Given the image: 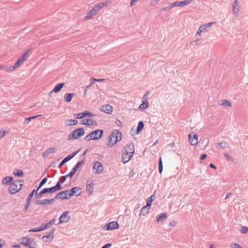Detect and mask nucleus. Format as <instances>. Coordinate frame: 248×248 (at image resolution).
Here are the masks:
<instances>
[{
    "mask_svg": "<svg viewBox=\"0 0 248 248\" xmlns=\"http://www.w3.org/2000/svg\"><path fill=\"white\" fill-rule=\"evenodd\" d=\"M122 139V133L119 130H114L109 137L108 146L112 147Z\"/></svg>",
    "mask_w": 248,
    "mask_h": 248,
    "instance_id": "f257e3e1",
    "label": "nucleus"
},
{
    "mask_svg": "<svg viewBox=\"0 0 248 248\" xmlns=\"http://www.w3.org/2000/svg\"><path fill=\"white\" fill-rule=\"evenodd\" d=\"M24 181L21 180H13L9 187V192L11 194H14L21 190Z\"/></svg>",
    "mask_w": 248,
    "mask_h": 248,
    "instance_id": "f03ea898",
    "label": "nucleus"
},
{
    "mask_svg": "<svg viewBox=\"0 0 248 248\" xmlns=\"http://www.w3.org/2000/svg\"><path fill=\"white\" fill-rule=\"evenodd\" d=\"M104 131L102 129H97L87 135L85 139L86 141L91 140H98L101 139L103 136Z\"/></svg>",
    "mask_w": 248,
    "mask_h": 248,
    "instance_id": "7ed1b4c3",
    "label": "nucleus"
},
{
    "mask_svg": "<svg viewBox=\"0 0 248 248\" xmlns=\"http://www.w3.org/2000/svg\"><path fill=\"white\" fill-rule=\"evenodd\" d=\"M85 134V130L83 128H77L72 132L68 136V140H76L81 137Z\"/></svg>",
    "mask_w": 248,
    "mask_h": 248,
    "instance_id": "20e7f679",
    "label": "nucleus"
},
{
    "mask_svg": "<svg viewBox=\"0 0 248 248\" xmlns=\"http://www.w3.org/2000/svg\"><path fill=\"white\" fill-rule=\"evenodd\" d=\"M93 172L95 174H100L104 170L102 164L98 161H95L93 162Z\"/></svg>",
    "mask_w": 248,
    "mask_h": 248,
    "instance_id": "39448f33",
    "label": "nucleus"
},
{
    "mask_svg": "<svg viewBox=\"0 0 248 248\" xmlns=\"http://www.w3.org/2000/svg\"><path fill=\"white\" fill-rule=\"evenodd\" d=\"M96 116L95 114L93 113L92 112L86 110L82 113H75L73 115V117L75 119H82L85 116L88 117H94Z\"/></svg>",
    "mask_w": 248,
    "mask_h": 248,
    "instance_id": "423d86ee",
    "label": "nucleus"
},
{
    "mask_svg": "<svg viewBox=\"0 0 248 248\" xmlns=\"http://www.w3.org/2000/svg\"><path fill=\"white\" fill-rule=\"evenodd\" d=\"M82 193V190L81 188L78 186H75L72 187L70 190H69V192L68 194V198L72 196H78Z\"/></svg>",
    "mask_w": 248,
    "mask_h": 248,
    "instance_id": "0eeeda50",
    "label": "nucleus"
},
{
    "mask_svg": "<svg viewBox=\"0 0 248 248\" xmlns=\"http://www.w3.org/2000/svg\"><path fill=\"white\" fill-rule=\"evenodd\" d=\"M55 232V229H51L48 234L44 235L42 237V240L44 242H51L54 238Z\"/></svg>",
    "mask_w": 248,
    "mask_h": 248,
    "instance_id": "6e6552de",
    "label": "nucleus"
},
{
    "mask_svg": "<svg viewBox=\"0 0 248 248\" xmlns=\"http://www.w3.org/2000/svg\"><path fill=\"white\" fill-rule=\"evenodd\" d=\"M119 224L117 221H112L105 225L104 230L107 231L116 230L119 228Z\"/></svg>",
    "mask_w": 248,
    "mask_h": 248,
    "instance_id": "1a4fd4ad",
    "label": "nucleus"
},
{
    "mask_svg": "<svg viewBox=\"0 0 248 248\" xmlns=\"http://www.w3.org/2000/svg\"><path fill=\"white\" fill-rule=\"evenodd\" d=\"M123 152L129 154H132L133 155L135 153V146L133 143H130L126 145L123 151Z\"/></svg>",
    "mask_w": 248,
    "mask_h": 248,
    "instance_id": "9d476101",
    "label": "nucleus"
},
{
    "mask_svg": "<svg viewBox=\"0 0 248 248\" xmlns=\"http://www.w3.org/2000/svg\"><path fill=\"white\" fill-rule=\"evenodd\" d=\"M65 191H61L58 193V194L53 198L51 199H48V205L51 204L53 203L57 199H61V200H64V199H68V197H62L61 195L65 193Z\"/></svg>",
    "mask_w": 248,
    "mask_h": 248,
    "instance_id": "9b49d317",
    "label": "nucleus"
},
{
    "mask_svg": "<svg viewBox=\"0 0 248 248\" xmlns=\"http://www.w3.org/2000/svg\"><path fill=\"white\" fill-rule=\"evenodd\" d=\"M78 152V151H75L70 154L69 155H67L66 157H65L64 159L62 160V161L60 162L59 168H60L61 166L63 165L65 163H66L67 162L71 160L72 158H73Z\"/></svg>",
    "mask_w": 248,
    "mask_h": 248,
    "instance_id": "f8f14e48",
    "label": "nucleus"
},
{
    "mask_svg": "<svg viewBox=\"0 0 248 248\" xmlns=\"http://www.w3.org/2000/svg\"><path fill=\"white\" fill-rule=\"evenodd\" d=\"M69 214V212L65 211L62 213V215L59 217V224H62V223H67L69 221L70 217H68L67 215Z\"/></svg>",
    "mask_w": 248,
    "mask_h": 248,
    "instance_id": "ddd939ff",
    "label": "nucleus"
},
{
    "mask_svg": "<svg viewBox=\"0 0 248 248\" xmlns=\"http://www.w3.org/2000/svg\"><path fill=\"white\" fill-rule=\"evenodd\" d=\"M82 164L83 160L80 162H78L75 166V167L72 169L71 171L68 174H67V176L70 178H72L77 171V170L79 169V168L82 165Z\"/></svg>",
    "mask_w": 248,
    "mask_h": 248,
    "instance_id": "4468645a",
    "label": "nucleus"
},
{
    "mask_svg": "<svg viewBox=\"0 0 248 248\" xmlns=\"http://www.w3.org/2000/svg\"><path fill=\"white\" fill-rule=\"evenodd\" d=\"M19 241L20 244L29 248H31V241L30 238L23 237L19 240Z\"/></svg>",
    "mask_w": 248,
    "mask_h": 248,
    "instance_id": "2eb2a0df",
    "label": "nucleus"
},
{
    "mask_svg": "<svg viewBox=\"0 0 248 248\" xmlns=\"http://www.w3.org/2000/svg\"><path fill=\"white\" fill-rule=\"evenodd\" d=\"M189 141L192 145H196L198 143V136L197 135L191 132L189 134Z\"/></svg>",
    "mask_w": 248,
    "mask_h": 248,
    "instance_id": "dca6fc26",
    "label": "nucleus"
},
{
    "mask_svg": "<svg viewBox=\"0 0 248 248\" xmlns=\"http://www.w3.org/2000/svg\"><path fill=\"white\" fill-rule=\"evenodd\" d=\"M80 124L86 125H97V123L96 121L91 119H84L80 122Z\"/></svg>",
    "mask_w": 248,
    "mask_h": 248,
    "instance_id": "f3484780",
    "label": "nucleus"
},
{
    "mask_svg": "<svg viewBox=\"0 0 248 248\" xmlns=\"http://www.w3.org/2000/svg\"><path fill=\"white\" fill-rule=\"evenodd\" d=\"M113 108L110 105H105L101 107L100 110L108 114H111L112 112Z\"/></svg>",
    "mask_w": 248,
    "mask_h": 248,
    "instance_id": "a211bd4d",
    "label": "nucleus"
},
{
    "mask_svg": "<svg viewBox=\"0 0 248 248\" xmlns=\"http://www.w3.org/2000/svg\"><path fill=\"white\" fill-rule=\"evenodd\" d=\"M93 180H88L86 186V191L88 192L89 195H91L93 192Z\"/></svg>",
    "mask_w": 248,
    "mask_h": 248,
    "instance_id": "6ab92c4d",
    "label": "nucleus"
},
{
    "mask_svg": "<svg viewBox=\"0 0 248 248\" xmlns=\"http://www.w3.org/2000/svg\"><path fill=\"white\" fill-rule=\"evenodd\" d=\"M132 154H129L126 153L122 152V161L124 163H126L130 161L132 157Z\"/></svg>",
    "mask_w": 248,
    "mask_h": 248,
    "instance_id": "aec40b11",
    "label": "nucleus"
},
{
    "mask_svg": "<svg viewBox=\"0 0 248 248\" xmlns=\"http://www.w3.org/2000/svg\"><path fill=\"white\" fill-rule=\"evenodd\" d=\"M193 0H185L183 1H176L173 2L174 6H184L191 3Z\"/></svg>",
    "mask_w": 248,
    "mask_h": 248,
    "instance_id": "412c9836",
    "label": "nucleus"
},
{
    "mask_svg": "<svg viewBox=\"0 0 248 248\" xmlns=\"http://www.w3.org/2000/svg\"><path fill=\"white\" fill-rule=\"evenodd\" d=\"M14 178L12 176H6L2 179V183L5 185H9L13 182Z\"/></svg>",
    "mask_w": 248,
    "mask_h": 248,
    "instance_id": "4be33fe9",
    "label": "nucleus"
},
{
    "mask_svg": "<svg viewBox=\"0 0 248 248\" xmlns=\"http://www.w3.org/2000/svg\"><path fill=\"white\" fill-rule=\"evenodd\" d=\"M215 24V22H209L207 24L201 25V29H202L203 31H208L212 25Z\"/></svg>",
    "mask_w": 248,
    "mask_h": 248,
    "instance_id": "5701e85b",
    "label": "nucleus"
},
{
    "mask_svg": "<svg viewBox=\"0 0 248 248\" xmlns=\"http://www.w3.org/2000/svg\"><path fill=\"white\" fill-rule=\"evenodd\" d=\"M36 205H48V199L37 200L34 201Z\"/></svg>",
    "mask_w": 248,
    "mask_h": 248,
    "instance_id": "b1692460",
    "label": "nucleus"
},
{
    "mask_svg": "<svg viewBox=\"0 0 248 248\" xmlns=\"http://www.w3.org/2000/svg\"><path fill=\"white\" fill-rule=\"evenodd\" d=\"M150 206H147V204L144 206L141 209L140 211V214L143 216H145L147 215L149 211V208Z\"/></svg>",
    "mask_w": 248,
    "mask_h": 248,
    "instance_id": "393cba45",
    "label": "nucleus"
},
{
    "mask_svg": "<svg viewBox=\"0 0 248 248\" xmlns=\"http://www.w3.org/2000/svg\"><path fill=\"white\" fill-rule=\"evenodd\" d=\"M64 85V83H61L57 84L53 88L52 92H54L55 93L59 92L62 88Z\"/></svg>",
    "mask_w": 248,
    "mask_h": 248,
    "instance_id": "a878e982",
    "label": "nucleus"
},
{
    "mask_svg": "<svg viewBox=\"0 0 248 248\" xmlns=\"http://www.w3.org/2000/svg\"><path fill=\"white\" fill-rule=\"evenodd\" d=\"M56 149L55 148H49L46 150L43 154V156H47L48 155L55 152Z\"/></svg>",
    "mask_w": 248,
    "mask_h": 248,
    "instance_id": "bb28decb",
    "label": "nucleus"
},
{
    "mask_svg": "<svg viewBox=\"0 0 248 248\" xmlns=\"http://www.w3.org/2000/svg\"><path fill=\"white\" fill-rule=\"evenodd\" d=\"M144 127V124L142 121L139 122L138 125L136 129V134H139L141 131L143 129Z\"/></svg>",
    "mask_w": 248,
    "mask_h": 248,
    "instance_id": "cd10ccee",
    "label": "nucleus"
},
{
    "mask_svg": "<svg viewBox=\"0 0 248 248\" xmlns=\"http://www.w3.org/2000/svg\"><path fill=\"white\" fill-rule=\"evenodd\" d=\"M75 95L74 93H66L64 95V99L66 102H70L72 100V97Z\"/></svg>",
    "mask_w": 248,
    "mask_h": 248,
    "instance_id": "c85d7f7f",
    "label": "nucleus"
},
{
    "mask_svg": "<svg viewBox=\"0 0 248 248\" xmlns=\"http://www.w3.org/2000/svg\"><path fill=\"white\" fill-rule=\"evenodd\" d=\"M238 1L235 0L232 3V12L234 14L237 13L239 10V6L237 7Z\"/></svg>",
    "mask_w": 248,
    "mask_h": 248,
    "instance_id": "c756f323",
    "label": "nucleus"
},
{
    "mask_svg": "<svg viewBox=\"0 0 248 248\" xmlns=\"http://www.w3.org/2000/svg\"><path fill=\"white\" fill-rule=\"evenodd\" d=\"M149 107V103L147 101L145 100L142 101V103L140 105L139 108L140 110H142L148 108Z\"/></svg>",
    "mask_w": 248,
    "mask_h": 248,
    "instance_id": "7c9ffc66",
    "label": "nucleus"
},
{
    "mask_svg": "<svg viewBox=\"0 0 248 248\" xmlns=\"http://www.w3.org/2000/svg\"><path fill=\"white\" fill-rule=\"evenodd\" d=\"M47 228L45 225V224H43L41 225V226L37 229L36 228H33L32 229V232H41L42 231H44Z\"/></svg>",
    "mask_w": 248,
    "mask_h": 248,
    "instance_id": "2f4dec72",
    "label": "nucleus"
},
{
    "mask_svg": "<svg viewBox=\"0 0 248 248\" xmlns=\"http://www.w3.org/2000/svg\"><path fill=\"white\" fill-rule=\"evenodd\" d=\"M39 190H38V188L36 189V191L35 192V197L36 198V199H40L41 198L43 195L45 193V192H44V188L41 190L39 192H38Z\"/></svg>",
    "mask_w": 248,
    "mask_h": 248,
    "instance_id": "473e14b6",
    "label": "nucleus"
},
{
    "mask_svg": "<svg viewBox=\"0 0 248 248\" xmlns=\"http://www.w3.org/2000/svg\"><path fill=\"white\" fill-rule=\"evenodd\" d=\"M14 174L17 177H22L24 175V173L20 169H16L14 171Z\"/></svg>",
    "mask_w": 248,
    "mask_h": 248,
    "instance_id": "72a5a7b5",
    "label": "nucleus"
},
{
    "mask_svg": "<svg viewBox=\"0 0 248 248\" xmlns=\"http://www.w3.org/2000/svg\"><path fill=\"white\" fill-rule=\"evenodd\" d=\"M174 6V5H173V3H170L168 6L161 9L160 12L161 13H164L166 11H169Z\"/></svg>",
    "mask_w": 248,
    "mask_h": 248,
    "instance_id": "f704fd0d",
    "label": "nucleus"
},
{
    "mask_svg": "<svg viewBox=\"0 0 248 248\" xmlns=\"http://www.w3.org/2000/svg\"><path fill=\"white\" fill-rule=\"evenodd\" d=\"M155 199V194H153L150 197L147 198V201H146V202H147V204H147V206H151V205L152 204L153 201Z\"/></svg>",
    "mask_w": 248,
    "mask_h": 248,
    "instance_id": "c9c22d12",
    "label": "nucleus"
},
{
    "mask_svg": "<svg viewBox=\"0 0 248 248\" xmlns=\"http://www.w3.org/2000/svg\"><path fill=\"white\" fill-rule=\"evenodd\" d=\"M31 193H30L28 196V197H27V202H26V205L25 206V207H24V209L27 211L29 208V206L30 205V202H31Z\"/></svg>",
    "mask_w": 248,
    "mask_h": 248,
    "instance_id": "e433bc0d",
    "label": "nucleus"
},
{
    "mask_svg": "<svg viewBox=\"0 0 248 248\" xmlns=\"http://www.w3.org/2000/svg\"><path fill=\"white\" fill-rule=\"evenodd\" d=\"M166 216H167V215L165 213H161V214H159L158 215V218L157 219V222H159L160 221H163L164 219L166 218Z\"/></svg>",
    "mask_w": 248,
    "mask_h": 248,
    "instance_id": "4c0bfd02",
    "label": "nucleus"
},
{
    "mask_svg": "<svg viewBox=\"0 0 248 248\" xmlns=\"http://www.w3.org/2000/svg\"><path fill=\"white\" fill-rule=\"evenodd\" d=\"M30 50V48L27 51L25 52L18 59H20L22 62H23L26 60L27 55H28L29 51Z\"/></svg>",
    "mask_w": 248,
    "mask_h": 248,
    "instance_id": "58836bf2",
    "label": "nucleus"
},
{
    "mask_svg": "<svg viewBox=\"0 0 248 248\" xmlns=\"http://www.w3.org/2000/svg\"><path fill=\"white\" fill-rule=\"evenodd\" d=\"M30 50V48L27 51L25 52L18 59H20L22 62H23L26 60L27 55H28L29 51Z\"/></svg>",
    "mask_w": 248,
    "mask_h": 248,
    "instance_id": "ea45409f",
    "label": "nucleus"
},
{
    "mask_svg": "<svg viewBox=\"0 0 248 248\" xmlns=\"http://www.w3.org/2000/svg\"><path fill=\"white\" fill-rule=\"evenodd\" d=\"M96 15V13H95V12L93 10V9H92L88 13V14L87 15V16H85L84 18L86 19V20H87V19H90L91 17L93 16H95Z\"/></svg>",
    "mask_w": 248,
    "mask_h": 248,
    "instance_id": "a19ab883",
    "label": "nucleus"
},
{
    "mask_svg": "<svg viewBox=\"0 0 248 248\" xmlns=\"http://www.w3.org/2000/svg\"><path fill=\"white\" fill-rule=\"evenodd\" d=\"M47 178L46 177L44 178L39 184L38 190H39V189L45 185V184L47 182Z\"/></svg>",
    "mask_w": 248,
    "mask_h": 248,
    "instance_id": "79ce46f5",
    "label": "nucleus"
},
{
    "mask_svg": "<svg viewBox=\"0 0 248 248\" xmlns=\"http://www.w3.org/2000/svg\"><path fill=\"white\" fill-rule=\"evenodd\" d=\"M55 219L53 218L48 222L45 223V225L47 229L50 228L52 225H53L55 222Z\"/></svg>",
    "mask_w": 248,
    "mask_h": 248,
    "instance_id": "37998d69",
    "label": "nucleus"
},
{
    "mask_svg": "<svg viewBox=\"0 0 248 248\" xmlns=\"http://www.w3.org/2000/svg\"><path fill=\"white\" fill-rule=\"evenodd\" d=\"M158 170L160 173H161L163 171V163L161 158L160 157L158 162Z\"/></svg>",
    "mask_w": 248,
    "mask_h": 248,
    "instance_id": "c03bdc74",
    "label": "nucleus"
},
{
    "mask_svg": "<svg viewBox=\"0 0 248 248\" xmlns=\"http://www.w3.org/2000/svg\"><path fill=\"white\" fill-rule=\"evenodd\" d=\"M22 63H23L22 62L20 59H18V60L17 61V62L12 66V69H16Z\"/></svg>",
    "mask_w": 248,
    "mask_h": 248,
    "instance_id": "a18cd8bd",
    "label": "nucleus"
},
{
    "mask_svg": "<svg viewBox=\"0 0 248 248\" xmlns=\"http://www.w3.org/2000/svg\"><path fill=\"white\" fill-rule=\"evenodd\" d=\"M217 145H219L222 149H225L227 148L228 143L225 141H223L221 142H218Z\"/></svg>",
    "mask_w": 248,
    "mask_h": 248,
    "instance_id": "49530a36",
    "label": "nucleus"
},
{
    "mask_svg": "<svg viewBox=\"0 0 248 248\" xmlns=\"http://www.w3.org/2000/svg\"><path fill=\"white\" fill-rule=\"evenodd\" d=\"M69 177L67 176V174H66L65 176H62L60 177L59 181L61 182L62 184H63L67 178Z\"/></svg>",
    "mask_w": 248,
    "mask_h": 248,
    "instance_id": "de8ad7c7",
    "label": "nucleus"
},
{
    "mask_svg": "<svg viewBox=\"0 0 248 248\" xmlns=\"http://www.w3.org/2000/svg\"><path fill=\"white\" fill-rule=\"evenodd\" d=\"M78 122L75 119H71L69 120V125H75L78 124Z\"/></svg>",
    "mask_w": 248,
    "mask_h": 248,
    "instance_id": "09e8293b",
    "label": "nucleus"
},
{
    "mask_svg": "<svg viewBox=\"0 0 248 248\" xmlns=\"http://www.w3.org/2000/svg\"><path fill=\"white\" fill-rule=\"evenodd\" d=\"M221 105L224 106H228V107L231 106V103L229 101H227V100H223V102L221 104Z\"/></svg>",
    "mask_w": 248,
    "mask_h": 248,
    "instance_id": "8fccbe9b",
    "label": "nucleus"
},
{
    "mask_svg": "<svg viewBox=\"0 0 248 248\" xmlns=\"http://www.w3.org/2000/svg\"><path fill=\"white\" fill-rule=\"evenodd\" d=\"M240 232L242 233H247L248 232V228L245 226H243Z\"/></svg>",
    "mask_w": 248,
    "mask_h": 248,
    "instance_id": "3c124183",
    "label": "nucleus"
},
{
    "mask_svg": "<svg viewBox=\"0 0 248 248\" xmlns=\"http://www.w3.org/2000/svg\"><path fill=\"white\" fill-rule=\"evenodd\" d=\"M62 184L58 181L55 186L58 189V190H60L62 189V187L61 186Z\"/></svg>",
    "mask_w": 248,
    "mask_h": 248,
    "instance_id": "603ef678",
    "label": "nucleus"
},
{
    "mask_svg": "<svg viewBox=\"0 0 248 248\" xmlns=\"http://www.w3.org/2000/svg\"><path fill=\"white\" fill-rule=\"evenodd\" d=\"M1 135L0 136V140L3 138L7 134L9 133L8 131H0Z\"/></svg>",
    "mask_w": 248,
    "mask_h": 248,
    "instance_id": "864d4df0",
    "label": "nucleus"
},
{
    "mask_svg": "<svg viewBox=\"0 0 248 248\" xmlns=\"http://www.w3.org/2000/svg\"><path fill=\"white\" fill-rule=\"evenodd\" d=\"M93 10L96 13V14H97V13L100 11V9L99 7L97 6V5H96L94 6L93 8Z\"/></svg>",
    "mask_w": 248,
    "mask_h": 248,
    "instance_id": "5fc2aeb1",
    "label": "nucleus"
},
{
    "mask_svg": "<svg viewBox=\"0 0 248 248\" xmlns=\"http://www.w3.org/2000/svg\"><path fill=\"white\" fill-rule=\"evenodd\" d=\"M93 10L96 13V14H97V13L100 11V9L99 7L97 6V5H96L94 6L93 8Z\"/></svg>",
    "mask_w": 248,
    "mask_h": 248,
    "instance_id": "6e6d98bb",
    "label": "nucleus"
},
{
    "mask_svg": "<svg viewBox=\"0 0 248 248\" xmlns=\"http://www.w3.org/2000/svg\"><path fill=\"white\" fill-rule=\"evenodd\" d=\"M224 156L226 157V158L229 161H232V157L228 154L224 153Z\"/></svg>",
    "mask_w": 248,
    "mask_h": 248,
    "instance_id": "4d7b16f0",
    "label": "nucleus"
},
{
    "mask_svg": "<svg viewBox=\"0 0 248 248\" xmlns=\"http://www.w3.org/2000/svg\"><path fill=\"white\" fill-rule=\"evenodd\" d=\"M232 247L233 248H243L238 243H233Z\"/></svg>",
    "mask_w": 248,
    "mask_h": 248,
    "instance_id": "13d9d810",
    "label": "nucleus"
},
{
    "mask_svg": "<svg viewBox=\"0 0 248 248\" xmlns=\"http://www.w3.org/2000/svg\"><path fill=\"white\" fill-rule=\"evenodd\" d=\"M50 190H51V193L55 192H56L57 191H59L58 190V189L55 186L51 187H50Z\"/></svg>",
    "mask_w": 248,
    "mask_h": 248,
    "instance_id": "bf43d9fd",
    "label": "nucleus"
},
{
    "mask_svg": "<svg viewBox=\"0 0 248 248\" xmlns=\"http://www.w3.org/2000/svg\"><path fill=\"white\" fill-rule=\"evenodd\" d=\"M63 191H65V193H63L61 196L62 197H68V194H69V190H64Z\"/></svg>",
    "mask_w": 248,
    "mask_h": 248,
    "instance_id": "052dcab7",
    "label": "nucleus"
},
{
    "mask_svg": "<svg viewBox=\"0 0 248 248\" xmlns=\"http://www.w3.org/2000/svg\"><path fill=\"white\" fill-rule=\"evenodd\" d=\"M97 6L99 7V8L101 9L102 7H103L104 6H107V4H105V3H100L98 4H97Z\"/></svg>",
    "mask_w": 248,
    "mask_h": 248,
    "instance_id": "680f3d73",
    "label": "nucleus"
},
{
    "mask_svg": "<svg viewBox=\"0 0 248 248\" xmlns=\"http://www.w3.org/2000/svg\"><path fill=\"white\" fill-rule=\"evenodd\" d=\"M95 80V81H98V82H101V81H104L105 79H104V78L96 79V78H91V80Z\"/></svg>",
    "mask_w": 248,
    "mask_h": 248,
    "instance_id": "e2e57ef3",
    "label": "nucleus"
},
{
    "mask_svg": "<svg viewBox=\"0 0 248 248\" xmlns=\"http://www.w3.org/2000/svg\"><path fill=\"white\" fill-rule=\"evenodd\" d=\"M112 246V244L111 243H108L105 245H104L102 248H108Z\"/></svg>",
    "mask_w": 248,
    "mask_h": 248,
    "instance_id": "0e129e2a",
    "label": "nucleus"
},
{
    "mask_svg": "<svg viewBox=\"0 0 248 248\" xmlns=\"http://www.w3.org/2000/svg\"><path fill=\"white\" fill-rule=\"evenodd\" d=\"M202 31H203L202 29H201V27L200 26L196 33V34L200 35Z\"/></svg>",
    "mask_w": 248,
    "mask_h": 248,
    "instance_id": "69168bd1",
    "label": "nucleus"
},
{
    "mask_svg": "<svg viewBox=\"0 0 248 248\" xmlns=\"http://www.w3.org/2000/svg\"><path fill=\"white\" fill-rule=\"evenodd\" d=\"M44 192H45V193H51L50 187L45 188H44Z\"/></svg>",
    "mask_w": 248,
    "mask_h": 248,
    "instance_id": "338daca9",
    "label": "nucleus"
},
{
    "mask_svg": "<svg viewBox=\"0 0 248 248\" xmlns=\"http://www.w3.org/2000/svg\"><path fill=\"white\" fill-rule=\"evenodd\" d=\"M206 154H202L200 156L201 160H203L206 157Z\"/></svg>",
    "mask_w": 248,
    "mask_h": 248,
    "instance_id": "774afa93",
    "label": "nucleus"
}]
</instances>
